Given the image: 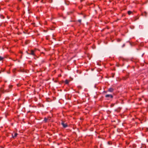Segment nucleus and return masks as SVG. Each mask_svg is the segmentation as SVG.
<instances>
[{
    "label": "nucleus",
    "mask_w": 148,
    "mask_h": 148,
    "mask_svg": "<svg viewBox=\"0 0 148 148\" xmlns=\"http://www.w3.org/2000/svg\"><path fill=\"white\" fill-rule=\"evenodd\" d=\"M119 41H120V40H119Z\"/></svg>",
    "instance_id": "obj_15"
},
{
    "label": "nucleus",
    "mask_w": 148,
    "mask_h": 148,
    "mask_svg": "<svg viewBox=\"0 0 148 148\" xmlns=\"http://www.w3.org/2000/svg\"><path fill=\"white\" fill-rule=\"evenodd\" d=\"M69 80H68L67 79H66L65 81V83L66 84H69Z\"/></svg>",
    "instance_id": "obj_7"
},
{
    "label": "nucleus",
    "mask_w": 148,
    "mask_h": 148,
    "mask_svg": "<svg viewBox=\"0 0 148 148\" xmlns=\"http://www.w3.org/2000/svg\"><path fill=\"white\" fill-rule=\"evenodd\" d=\"M119 41H120V40H119Z\"/></svg>",
    "instance_id": "obj_16"
},
{
    "label": "nucleus",
    "mask_w": 148,
    "mask_h": 148,
    "mask_svg": "<svg viewBox=\"0 0 148 148\" xmlns=\"http://www.w3.org/2000/svg\"><path fill=\"white\" fill-rule=\"evenodd\" d=\"M124 79L126 80V79Z\"/></svg>",
    "instance_id": "obj_17"
},
{
    "label": "nucleus",
    "mask_w": 148,
    "mask_h": 148,
    "mask_svg": "<svg viewBox=\"0 0 148 148\" xmlns=\"http://www.w3.org/2000/svg\"><path fill=\"white\" fill-rule=\"evenodd\" d=\"M106 98H107V99L109 100L110 99H112L113 98V96L112 95L110 94H107L105 96Z\"/></svg>",
    "instance_id": "obj_1"
},
{
    "label": "nucleus",
    "mask_w": 148,
    "mask_h": 148,
    "mask_svg": "<svg viewBox=\"0 0 148 148\" xmlns=\"http://www.w3.org/2000/svg\"><path fill=\"white\" fill-rule=\"evenodd\" d=\"M48 120V118L45 117L44 119V120L43 121L45 123H46L47 122Z\"/></svg>",
    "instance_id": "obj_6"
},
{
    "label": "nucleus",
    "mask_w": 148,
    "mask_h": 148,
    "mask_svg": "<svg viewBox=\"0 0 148 148\" xmlns=\"http://www.w3.org/2000/svg\"><path fill=\"white\" fill-rule=\"evenodd\" d=\"M114 90V89L113 88L111 87L108 88V91L110 92H112Z\"/></svg>",
    "instance_id": "obj_4"
},
{
    "label": "nucleus",
    "mask_w": 148,
    "mask_h": 148,
    "mask_svg": "<svg viewBox=\"0 0 148 148\" xmlns=\"http://www.w3.org/2000/svg\"><path fill=\"white\" fill-rule=\"evenodd\" d=\"M4 59V58L2 57H1V60H3V59Z\"/></svg>",
    "instance_id": "obj_11"
},
{
    "label": "nucleus",
    "mask_w": 148,
    "mask_h": 148,
    "mask_svg": "<svg viewBox=\"0 0 148 148\" xmlns=\"http://www.w3.org/2000/svg\"><path fill=\"white\" fill-rule=\"evenodd\" d=\"M3 90L2 89V88H1V91H2Z\"/></svg>",
    "instance_id": "obj_13"
},
{
    "label": "nucleus",
    "mask_w": 148,
    "mask_h": 148,
    "mask_svg": "<svg viewBox=\"0 0 148 148\" xmlns=\"http://www.w3.org/2000/svg\"><path fill=\"white\" fill-rule=\"evenodd\" d=\"M132 13V12L131 11H129L127 12V13L129 15L131 14Z\"/></svg>",
    "instance_id": "obj_8"
},
{
    "label": "nucleus",
    "mask_w": 148,
    "mask_h": 148,
    "mask_svg": "<svg viewBox=\"0 0 148 148\" xmlns=\"http://www.w3.org/2000/svg\"><path fill=\"white\" fill-rule=\"evenodd\" d=\"M21 53H22V52H21Z\"/></svg>",
    "instance_id": "obj_14"
},
{
    "label": "nucleus",
    "mask_w": 148,
    "mask_h": 148,
    "mask_svg": "<svg viewBox=\"0 0 148 148\" xmlns=\"http://www.w3.org/2000/svg\"><path fill=\"white\" fill-rule=\"evenodd\" d=\"M17 135H18V134L16 133H14V135L13 134H12V137L13 138L16 137Z\"/></svg>",
    "instance_id": "obj_5"
},
{
    "label": "nucleus",
    "mask_w": 148,
    "mask_h": 148,
    "mask_svg": "<svg viewBox=\"0 0 148 148\" xmlns=\"http://www.w3.org/2000/svg\"><path fill=\"white\" fill-rule=\"evenodd\" d=\"M4 16L3 15L1 14V18H4Z\"/></svg>",
    "instance_id": "obj_9"
},
{
    "label": "nucleus",
    "mask_w": 148,
    "mask_h": 148,
    "mask_svg": "<svg viewBox=\"0 0 148 148\" xmlns=\"http://www.w3.org/2000/svg\"><path fill=\"white\" fill-rule=\"evenodd\" d=\"M26 52L27 53V54L29 55H32L34 56H36L35 53V51L33 50H31V53H28L27 51H26Z\"/></svg>",
    "instance_id": "obj_2"
},
{
    "label": "nucleus",
    "mask_w": 148,
    "mask_h": 148,
    "mask_svg": "<svg viewBox=\"0 0 148 148\" xmlns=\"http://www.w3.org/2000/svg\"><path fill=\"white\" fill-rule=\"evenodd\" d=\"M78 21L80 23H81L82 20L81 19H79L78 20Z\"/></svg>",
    "instance_id": "obj_10"
},
{
    "label": "nucleus",
    "mask_w": 148,
    "mask_h": 148,
    "mask_svg": "<svg viewBox=\"0 0 148 148\" xmlns=\"http://www.w3.org/2000/svg\"><path fill=\"white\" fill-rule=\"evenodd\" d=\"M61 125H62L63 127L64 128L68 127V125L67 123H65L63 121H62L61 123Z\"/></svg>",
    "instance_id": "obj_3"
},
{
    "label": "nucleus",
    "mask_w": 148,
    "mask_h": 148,
    "mask_svg": "<svg viewBox=\"0 0 148 148\" xmlns=\"http://www.w3.org/2000/svg\"><path fill=\"white\" fill-rule=\"evenodd\" d=\"M125 44H123L122 46V47H124L125 46Z\"/></svg>",
    "instance_id": "obj_12"
}]
</instances>
